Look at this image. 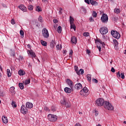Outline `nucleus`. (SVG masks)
Masks as SVG:
<instances>
[{
  "label": "nucleus",
  "mask_w": 126,
  "mask_h": 126,
  "mask_svg": "<svg viewBox=\"0 0 126 126\" xmlns=\"http://www.w3.org/2000/svg\"><path fill=\"white\" fill-rule=\"evenodd\" d=\"M89 90H88V88H87L86 87H85L80 91V95L82 97H86L89 95Z\"/></svg>",
  "instance_id": "nucleus-1"
},
{
  "label": "nucleus",
  "mask_w": 126,
  "mask_h": 126,
  "mask_svg": "<svg viewBox=\"0 0 126 126\" xmlns=\"http://www.w3.org/2000/svg\"><path fill=\"white\" fill-rule=\"evenodd\" d=\"M103 107L104 109L108 110V111H113L114 110V106L112 104L108 101H105L103 103Z\"/></svg>",
  "instance_id": "nucleus-2"
},
{
  "label": "nucleus",
  "mask_w": 126,
  "mask_h": 126,
  "mask_svg": "<svg viewBox=\"0 0 126 126\" xmlns=\"http://www.w3.org/2000/svg\"><path fill=\"white\" fill-rule=\"evenodd\" d=\"M47 118L50 122H56L58 120V116L52 114H49Z\"/></svg>",
  "instance_id": "nucleus-3"
},
{
  "label": "nucleus",
  "mask_w": 126,
  "mask_h": 126,
  "mask_svg": "<svg viewBox=\"0 0 126 126\" xmlns=\"http://www.w3.org/2000/svg\"><path fill=\"white\" fill-rule=\"evenodd\" d=\"M111 34L115 38V39H120L121 38V34L119 32L116 31L112 30L111 32Z\"/></svg>",
  "instance_id": "nucleus-4"
},
{
  "label": "nucleus",
  "mask_w": 126,
  "mask_h": 126,
  "mask_svg": "<svg viewBox=\"0 0 126 126\" xmlns=\"http://www.w3.org/2000/svg\"><path fill=\"white\" fill-rule=\"evenodd\" d=\"M104 103H105V100L103 98H98L96 101V106L101 107V106H104Z\"/></svg>",
  "instance_id": "nucleus-5"
},
{
  "label": "nucleus",
  "mask_w": 126,
  "mask_h": 126,
  "mask_svg": "<svg viewBox=\"0 0 126 126\" xmlns=\"http://www.w3.org/2000/svg\"><path fill=\"white\" fill-rule=\"evenodd\" d=\"M42 35L44 38H49V36H50V34H49V31H48V30L47 29L44 28L42 30Z\"/></svg>",
  "instance_id": "nucleus-6"
},
{
  "label": "nucleus",
  "mask_w": 126,
  "mask_h": 126,
  "mask_svg": "<svg viewBox=\"0 0 126 126\" xmlns=\"http://www.w3.org/2000/svg\"><path fill=\"white\" fill-rule=\"evenodd\" d=\"M101 20L103 23H107L108 20V15L106 14H103L101 17Z\"/></svg>",
  "instance_id": "nucleus-7"
},
{
  "label": "nucleus",
  "mask_w": 126,
  "mask_h": 126,
  "mask_svg": "<svg viewBox=\"0 0 126 126\" xmlns=\"http://www.w3.org/2000/svg\"><path fill=\"white\" fill-rule=\"evenodd\" d=\"M21 113L23 114L24 115H25L28 113V109H27V107L25 105H22L21 108Z\"/></svg>",
  "instance_id": "nucleus-8"
},
{
  "label": "nucleus",
  "mask_w": 126,
  "mask_h": 126,
  "mask_svg": "<svg viewBox=\"0 0 126 126\" xmlns=\"http://www.w3.org/2000/svg\"><path fill=\"white\" fill-rule=\"evenodd\" d=\"M99 32L102 35H105L108 33V29L106 27H102L100 29Z\"/></svg>",
  "instance_id": "nucleus-9"
},
{
  "label": "nucleus",
  "mask_w": 126,
  "mask_h": 126,
  "mask_svg": "<svg viewBox=\"0 0 126 126\" xmlns=\"http://www.w3.org/2000/svg\"><path fill=\"white\" fill-rule=\"evenodd\" d=\"M117 76L118 78H122V79H125V73H120V71H118V72L117 73Z\"/></svg>",
  "instance_id": "nucleus-10"
},
{
  "label": "nucleus",
  "mask_w": 126,
  "mask_h": 126,
  "mask_svg": "<svg viewBox=\"0 0 126 126\" xmlns=\"http://www.w3.org/2000/svg\"><path fill=\"white\" fill-rule=\"evenodd\" d=\"M66 82L68 85L70 87V88H72V87L73 86V82L70 80L69 79H67L66 80Z\"/></svg>",
  "instance_id": "nucleus-11"
},
{
  "label": "nucleus",
  "mask_w": 126,
  "mask_h": 126,
  "mask_svg": "<svg viewBox=\"0 0 126 126\" xmlns=\"http://www.w3.org/2000/svg\"><path fill=\"white\" fill-rule=\"evenodd\" d=\"M28 54L29 55H30L31 56L32 58H35L36 57V54L35 53L33 52V50H28Z\"/></svg>",
  "instance_id": "nucleus-12"
},
{
  "label": "nucleus",
  "mask_w": 126,
  "mask_h": 126,
  "mask_svg": "<svg viewBox=\"0 0 126 126\" xmlns=\"http://www.w3.org/2000/svg\"><path fill=\"white\" fill-rule=\"evenodd\" d=\"M75 88L77 90H80V89H82V85L81 83L76 84L75 85Z\"/></svg>",
  "instance_id": "nucleus-13"
},
{
  "label": "nucleus",
  "mask_w": 126,
  "mask_h": 126,
  "mask_svg": "<svg viewBox=\"0 0 126 126\" xmlns=\"http://www.w3.org/2000/svg\"><path fill=\"white\" fill-rule=\"evenodd\" d=\"M26 107L28 109H32V108H33V104L31 102H27L26 103Z\"/></svg>",
  "instance_id": "nucleus-14"
},
{
  "label": "nucleus",
  "mask_w": 126,
  "mask_h": 126,
  "mask_svg": "<svg viewBox=\"0 0 126 126\" xmlns=\"http://www.w3.org/2000/svg\"><path fill=\"white\" fill-rule=\"evenodd\" d=\"M71 43L72 44H76L77 43V39L75 36H72L71 37Z\"/></svg>",
  "instance_id": "nucleus-15"
},
{
  "label": "nucleus",
  "mask_w": 126,
  "mask_h": 126,
  "mask_svg": "<svg viewBox=\"0 0 126 126\" xmlns=\"http://www.w3.org/2000/svg\"><path fill=\"white\" fill-rule=\"evenodd\" d=\"M2 122L4 124H7L8 123V119H7V117L5 116L2 117Z\"/></svg>",
  "instance_id": "nucleus-16"
},
{
  "label": "nucleus",
  "mask_w": 126,
  "mask_h": 126,
  "mask_svg": "<svg viewBox=\"0 0 126 126\" xmlns=\"http://www.w3.org/2000/svg\"><path fill=\"white\" fill-rule=\"evenodd\" d=\"M19 8L20 9H21L22 11L24 12H25L27 10L26 7H25V6H24V5L23 4L20 5V6H19Z\"/></svg>",
  "instance_id": "nucleus-17"
},
{
  "label": "nucleus",
  "mask_w": 126,
  "mask_h": 126,
  "mask_svg": "<svg viewBox=\"0 0 126 126\" xmlns=\"http://www.w3.org/2000/svg\"><path fill=\"white\" fill-rule=\"evenodd\" d=\"M61 103L62 105H65V106L67 107V108H69V105H67L66 104V102L65 101V100H64V99H63V100H62L61 101Z\"/></svg>",
  "instance_id": "nucleus-18"
},
{
  "label": "nucleus",
  "mask_w": 126,
  "mask_h": 126,
  "mask_svg": "<svg viewBox=\"0 0 126 126\" xmlns=\"http://www.w3.org/2000/svg\"><path fill=\"white\" fill-rule=\"evenodd\" d=\"M89 1L90 2L91 4H92V5H98V3L95 0H89Z\"/></svg>",
  "instance_id": "nucleus-19"
},
{
  "label": "nucleus",
  "mask_w": 126,
  "mask_h": 126,
  "mask_svg": "<svg viewBox=\"0 0 126 126\" xmlns=\"http://www.w3.org/2000/svg\"><path fill=\"white\" fill-rule=\"evenodd\" d=\"M64 91L66 93L69 94L71 93V89H70V88H67V87L65 88L64 89Z\"/></svg>",
  "instance_id": "nucleus-20"
},
{
  "label": "nucleus",
  "mask_w": 126,
  "mask_h": 126,
  "mask_svg": "<svg viewBox=\"0 0 126 126\" xmlns=\"http://www.w3.org/2000/svg\"><path fill=\"white\" fill-rule=\"evenodd\" d=\"M18 74H19V75H20V76L25 75L26 73L24 70L20 69L18 71Z\"/></svg>",
  "instance_id": "nucleus-21"
},
{
  "label": "nucleus",
  "mask_w": 126,
  "mask_h": 126,
  "mask_svg": "<svg viewBox=\"0 0 126 126\" xmlns=\"http://www.w3.org/2000/svg\"><path fill=\"white\" fill-rule=\"evenodd\" d=\"M56 46V42H55V40H52L50 42V47L51 48H54Z\"/></svg>",
  "instance_id": "nucleus-22"
},
{
  "label": "nucleus",
  "mask_w": 126,
  "mask_h": 126,
  "mask_svg": "<svg viewBox=\"0 0 126 126\" xmlns=\"http://www.w3.org/2000/svg\"><path fill=\"white\" fill-rule=\"evenodd\" d=\"M30 78H28L25 80V82H24V83L25 84V85H27V84H29L30 83Z\"/></svg>",
  "instance_id": "nucleus-23"
},
{
  "label": "nucleus",
  "mask_w": 126,
  "mask_h": 126,
  "mask_svg": "<svg viewBox=\"0 0 126 126\" xmlns=\"http://www.w3.org/2000/svg\"><path fill=\"white\" fill-rule=\"evenodd\" d=\"M36 11H37L38 12H40L42 11V8L40 7L39 6H37L35 9Z\"/></svg>",
  "instance_id": "nucleus-24"
},
{
  "label": "nucleus",
  "mask_w": 126,
  "mask_h": 126,
  "mask_svg": "<svg viewBox=\"0 0 126 126\" xmlns=\"http://www.w3.org/2000/svg\"><path fill=\"white\" fill-rule=\"evenodd\" d=\"M19 86L20 89H21L22 90V89H24V85L23 84V83H19Z\"/></svg>",
  "instance_id": "nucleus-25"
},
{
  "label": "nucleus",
  "mask_w": 126,
  "mask_h": 126,
  "mask_svg": "<svg viewBox=\"0 0 126 126\" xmlns=\"http://www.w3.org/2000/svg\"><path fill=\"white\" fill-rule=\"evenodd\" d=\"M7 75L8 77H10V76H11V73L10 72V70H9V69H7Z\"/></svg>",
  "instance_id": "nucleus-26"
},
{
  "label": "nucleus",
  "mask_w": 126,
  "mask_h": 126,
  "mask_svg": "<svg viewBox=\"0 0 126 126\" xmlns=\"http://www.w3.org/2000/svg\"><path fill=\"white\" fill-rule=\"evenodd\" d=\"M96 42H98V43H100V44H101V45H102L103 47H104V46H105V44H104V42H102L99 39H96Z\"/></svg>",
  "instance_id": "nucleus-27"
},
{
  "label": "nucleus",
  "mask_w": 126,
  "mask_h": 126,
  "mask_svg": "<svg viewBox=\"0 0 126 126\" xmlns=\"http://www.w3.org/2000/svg\"><path fill=\"white\" fill-rule=\"evenodd\" d=\"M74 69H75L77 74H78V75H79V73H79V72H78L79 71V70H78V66H74Z\"/></svg>",
  "instance_id": "nucleus-28"
},
{
  "label": "nucleus",
  "mask_w": 126,
  "mask_h": 126,
  "mask_svg": "<svg viewBox=\"0 0 126 126\" xmlns=\"http://www.w3.org/2000/svg\"><path fill=\"white\" fill-rule=\"evenodd\" d=\"M15 89V88H14V87H12L10 88L11 93H14V94H15V91H14Z\"/></svg>",
  "instance_id": "nucleus-29"
},
{
  "label": "nucleus",
  "mask_w": 126,
  "mask_h": 126,
  "mask_svg": "<svg viewBox=\"0 0 126 126\" xmlns=\"http://www.w3.org/2000/svg\"><path fill=\"white\" fill-rule=\"evenodd\" d=\"M11 105H12L13 108H16L17 107V104H16V103L15 101H12Z\"/></svg>",
  "instance_id": "nucleus-30"
},
{
  "label": "nucleus",
  "mask_w": 126,
  "mask_h": 126,
  "mask_svg": "<svg viewBox=\"0 0 126 126\" xmlns=\"http://www.w3.org/2000/svg\"><path fill=\"white\" fill-rule=\"evenodd\" d=\"M41 44L42 46H44L45 47L47 46V42L43 41V40H41Z\"/></svg>",
  "instance_id": "nucleus-31"
},
{
  "label": "nucleus",
  "mask_w": 126,
  "mask_h": 126,
  "mask_svg": "<svg viewBox=\"0 0 126 126\" xmlns=\"http://www.w3.org/2000/svg\"><path fill=\"white\" fill-rule=\"evenodd\" d=\"M70 28L71 29H74V30H75L76 27H75V25H74V23L70 24Z\"/></svg>",
  "instance_id": "nucleus-32"
},
{
  "label": "nucleus",
  "mask_w": 126,
  "mask_h": 126,
  "mask_svg": "<svg viewBox=\"0 0 126 126\" xmlns=\"http://www.w3.org/2000/svg\"><path fill=\"white\" fill-rule=\"evenodd\" d=\"M90 35V33H89V32H84L83 33V36H84V37H88Z\"/></svg>",
  "instance_id": "nucleus-33"
},
{
  "label": "nucleus",
  "mask_w": 126,
  "mask_h": 126,
  "mask_svg": "<svg viewBox=\"0 0 126 126\" xmlns=\"http://www.w3.org/2000/svg\"><path fill=\"white\" fill-rule=\"evenodd\" d=\"M74 19H73V18H72L71 16H70V24L74 23Z\"/></svg>",
  "instance_id": "nucleus-34"
},
{
  "label": "nucleus",
  "mask_w": 126,
  "mask_h": 126,
  "mask_svg": "<svg viewBox=\"0 0 126 126\" xmlns=\"http://www.w3.org/2000/svg\"><path fill=\"white\" fill-rule=\"evenodd\" d=\"M57 31L58 33H62V27L61 26L58 27L57 29Z\"/></svg>",
  "instance_id": "nucleus-35"
},
{
  "label": "nucleus",
  "mask_w": 126,
  "mask_h": 126,
  "mask_svg": "<svg viewBox=\"0 0 126 126\" xmlns=\"http://www.w3.org/2000/svg\"><path fill=\"white\" fill-rule=\"evenodd\" d=\"M87 78L89 81H91V75L90 74L87 75Z\"/></svg>",
  "instance_id": "nucleus-36"
},
{
  "label": "nucleus",
  "mask_w": 126,
  "mask_h": 126,
  "mask_svg": "<svg viewBox=\"0 0 126 126\" xmlns=\"http://www.w3.org/2000/svg\"><path fill=\"white\" fill-rule=\"evenodd\" d=\"M78 72H79V75L80 74H83L84 73V70H83V69H80Z\"/></svg>",
  "instance_id": "nucleus-37"
},
{
  "label": "nucleus",
  "mask_w": 126,
  "mask_h": 126,
  "mask_svg": "<svg viewBox=\"0 0 126 126\" xmlns=\"http://www.w3.org/2000/svg\"><path fill=\"white\" fill-rule=\"evenodd\" d=\"M114 12L115 13H120L121 12V11L120 10V9H114Z\"/></svg>",
  "instance_id": "nucleus-38"
},
{
  "label": "nucleus",
  "mask_w": 126,
  "mask_h": 126,
  "mask_svg": "<svg viewBox=\"0 0 126 126\" xmlns=\"http://www.w3.org/2000/svg\"><path fill=\"white\" fill-rule=\"evenodd\" d=\"M10 54L12 57H14V56H15V53L14 52V51H12L11 50Z\"/></svg>",
  "instance_id": "nucleus-39"
},
{
  "label": "nucleus",
  "mask_w": 126,
  "mask_h": 126,
  "mask_svg": "<svg viewBox=\"0 0 126 126\" xmlns=\"http://www.w3.org/2000/svg\"><path fill=\"white\" fill-rule=\"evenodd\" d=\"M113 43H114L115 46H118V41H117L116 39L113 40Z\"/></svg>",
  "instance_id": "nucleus-40"
},
{
  "label": "nucleus",
  "mask_w": 126,
  "mask_h": 126,
  "mask_svg": "<svg viewBox=\"0 0 126 126\" xmlns=\"http://www.w3.org/2000/svg\"><path fill=\"white\" fill-rule=\"evenodd\" d=\"M0 97H3L4 96V94L3 93V91H0Z\"/></svg>",
  "instance_id": "nucleus-41"
},
{
  "label": "nucleus",
  "mask_w": 126,
  "mask_h": 126,
  "mask_svg": "<svg viewBox=\"0 0 126 126\" xmlns=\"http://www.w3.org/2000/svg\"><path fill=\"white\" fill-rule=\"evenodd\" d=\"M38 20L39 21H40V22H41V23H43V22L44 21L43 20V18H42V17L39 16L38 18Z\"/></svg>",
  "instance_id": "nucleus-42"
},
{
  "label": "nucleus",
  "mask_w": 126,
  "mask_h": 126,
  "mask_svg": "<svg viewBox=\"0 0 126 126\" xmlns=\"http://www.w3.org/2000/svg\"><path fill=\"white\" fill-rule=\"evenodd\" d=\"M56 48L58 50H61V49H62V45H57Z\"/></svg>",
  "instance_id": "nucleus-43"
},
{
  "label": "nucleus",
  "mask_w": 126,
  "mask_h": 126,
  "mask_svg": "<svg viewBox=\"0 0 126 126\" xmlns=\"http://www.w3.org/2000/svg\"><path fill=\"white\" fill-rule=\"evenodd\" d=\"M93 16L94 17H97V13H96V12H95V11H93Z\"/></svg>",
  "instance_id": "nucleus-44"
},
{
  "label": "nucleus",
  "mask_w": 126,
  "mask_h": 126,
  "mask_svg": "<svg viewBox=\"0 0 126 126\" xmlns=\"http://www.w3.org/2000/svg\"><path fill=\"white\" fill-rule=\"evenodd\" d=\"M20 34L21 36H24V32H23L22 30H21L20 31Z\"/></svg>",
  "instance_id": "nucleus-45"
},
{
  "label": "nucleus",
  "mask_w": 126,
  "mask_h": 126,
  "mask_svg": "<svg viewBox=\"0 0 126 126\" xmlns=\"http://www.w3.org/2000/svg\"><path fill=\"white\" fill-rule=\"evenodd\" d=\"M33 8V7L32 5H30L28 6V9H29V10H32Z\"/></svg>",
  "instance_id": "nucleus-46"
},
{
  "label": "nucleus",
  "mask_w": 126,
  "mask_h": 126,
  "mask_svg": "<svg viewBox=\"0 0 126 126\" xmlns=\"http://www.w3.org/2000/svg\"><path fill=\"white\" fill-rule=\"evenodd\" d=\"M73 54V51H72V50H70L69 52V55H70L69 58H70V57L72 56Z\"/></svg>",
  "instance_id": "nucleus-47"
},
{
  "label": "nucleus",
  "mask_w": 126,
  "mask_h": 126,
  "mask_svg": "<svg viewBox=\"0 0 126 126\" xmlns=\"http://www.w3.org/2000/svg\"><path fill=\"white\" fill-rule=\"evenodd\" d=\"M93 81L94 83H98V80L96 79H93Z\"/></svg>",
  "instance_id": "nucleus-48"
},
{
  "label": "nucleus",
  "mask_w": 126,
  "mask_h": 126,
  "mask_svg": "<svg viewBox=\"0 0 126 126\" xmlns=\"http://www.w3.org/2000/svg\"><path fill=\"white\" fill-rule=\"evenodd\" d=\"M53 22H54V23H58V22H59V21H58V19H54V20H53Z\"/></svg>",
  "instance_id": "nucleus-49"
},
{
  "label": "nucleus",
  "mask_w": 126,
  "mask_h": 126,
  "mask_svg": "<svg viewBox=\"0 0 126 126\" xmlns=\"http://www.w3.org/2000/svg\"><path fill=\"white\" fill-rule=\"evenodd\" d=\"M111 71L112 72H115L116 69H115V68H114V67H112L111 68Z\"/></svg>",
  "instance_id": "nucleus-50"
},
{
  "label": "nucleus",
  "mask_w": 126,
  "mask_h": 126,
  "mask_svg": "<svg viewBox=\"0 0 126 126\" xmlns=\"http://www.w3.org/2000/svg\"><path fill=\"white\" fill-rule=\"evenodd\" d=\"M96 47H97V49H98L99 52H101V46L97 45Z\"/></svg>",
  "instance_id": "nucleus-51"
},
{
  "label": "nucleus",
  "mask_w": 126,
  "mask_h": 126,
  "mask_svg": "<svg viewBox=\"0 0 126 126\" xmlns=\"http://www.w3.org/2000/svg\"><path fill=\"white\" fill-rule=\"evenodd\" d=\"M11 24H13V25L14 24H15V21H14V19H12L11 21Z\"/></svg>",
  "instance_id": "nucleus-52"
},
{
  "label": "nucleus",
  "mask_w": 126,
  "mask_h": 126,
  "mask_svg": "<svg viewBox=\"0 0 126 126\" xmlns=\"http://www.w3.org/2000/svg\"><path fill=\"white\" fill-rule=\"evenodd\" d=\"M90 22H93L94 21V19H93V18H92V17H91L90 18Z\"/></svg>",
  "instance_id": "nucleus-53"
},
{
  "label": "nucleus",
  "mask_w": 126,
  "mask_h": 126,
  "mask_svg": "<svg viewBox=\"0 0 126 126\" xmlns=\"http://www.w3.org/2000/svg\"><path fill=\"white\" fill-rule=\"evenodd\" d=\"M44 110L45 111H47L48 112H49V111H50V110H49V108H48V107H44Z\"/></svg>",
  "instance_id": "nucleus-54"
},
{
  "label": "nucleus",
  "mask_w": 126,
  "mask_h": 126,
  "mask_svg": "<svg viewBox=\"0 0 126 126\" xmlns=\"http://www.w3.org/2000/svg\"><path fill=\"white\" fill-rule=\"evenodd\" d=\"M98 115H99V112H98V111H96L95 112V116L97 117V116H98Z\"/></svg>",
  "instance_id": "nucleus-55"
},
{
  "label": "nucleus",
  "mask_w": 126,
  "mask_h": 126,
  "mask_svg": "<svg viewBox=\"0 0 126 126\" xmlns=\"http://www.w3.org/2000/svg\"><path fill=\"white\" fill-rule=\"evenodd\" d=\"M85 2L88 3V4H90V2H89V0H85Z\"/></svg>",
  "instance_id": "nucleus-56"
},
{
  "label": "nucleus",
  "mask_w": 126,
  "mask_h": 126,
  "mask_svg": "<svg viewBox=\"0 0 126 126\" xmlns=\"http://www.w3.org/2000/svg\"><path fill=\"white\" fill-rule=\"evenodd\" d=\"M59 12H60V14L63 13V8H60Z\"/></svg>",
  "instance_id": "nucleus-57"
},
{
  "label": "nucleus",
  "mask_w": 126,
  "mask_h": 126,
  "mask_svg": "<svg viewBox=\"0 0 126 126\" xmlns=\"http://www.w3.org/2000/svg\"><path fill=\"white\" fill-rule=\"evenodd\" d=\"M74 126H82L80 125V124H79V123H77V124H76L74 125Z\"/></svg>",
  "instance_id": "nucleus-58"
},
{
  "label": "nucleus",
  "mask_w": 126,
  "mask_h": 126,
  "mask_svg": "<svg viewBox=\"0 0 126 126\" xmlns=\"http://www.w3.org/2000/svg\"><path fill=\"white\" fill-rule=\"evenodd\" d=\"M42 1H43V2H44V3H47L48 2L47 0H42Z\"/></svg>",
  "instance_id": "nucleus-59"
},
{
  "label": "nucleus",
  "mask_w": 126,
  "mask_h": 126,
  "mask_svg": "<svg viewBox=\"0 0 126 126\" xmlns=\"http://www.w3.org/2000/svg\"><path fill=\"white\" fill-rule=\"evenodd\" d=\"M87 53L88 55H89L90 54V53H91V51H90V50H87Z\"/></svg>",
  "instance_id": "nucleus-60"
},
{
  "label": "nucleus",
  "mask_w": 126,
  "mask_h": 126,
  "mask_svg": "<svg viewBox=\"0 0 126 126\" xmlns=\"http://www.w3.org/2000/svg\"><path fill=\"white\" fill-rule=\"evenodd\" d=\"M0 69L1 71H2V67H1V65H0Z\"/></svg>",
  "instance_id": "nucleus-61"
},
{
  "label": "nucleus",
  "mask_w": 126,
  "mask_h": 126,
  "mask_svg": "<svg viewBox=\"0 0 126 126\" xmlns=\"http://www.w3.org/2000/svg\"><path fill=\"white\" fill-rule=\"evenodd\" d=\"M66 105H70V104H69V103L68 102H66ZM69 107H70V106H69Z\"/></svg>",
  "instance_id": "nucleus-62"
},
{
  "label": "nucleus",
  "mask_w": 126,
  "mask_h": 126,
  "mask_svg": "<svg viewBox=\"0 0 126 126\" xmlns=\"http://www.w3.org/2000/svg\"><path fill=\"white\" fill-rule=\"evenodd\" d=\"M20 59L21 60H22V59H23V57L22 56H20Z\"/></svg>",
  "instance_id": "nucleus-63"
},
{
  "label": "nucleus",
  "mask_w": 126,
  "mask_h": 126,
  "mask_svg": "<svg viewBox=\"0 0 126 126\" xmlns=\"http://www.w3.org/2000/svg\"><path fill=\"white\" fill-rule=\"evenodd\" d=\"M123 123H124V124H126V121H124Z\"/></svg>",
  "instance_id": "nucleus-64"
}]
</instances>
